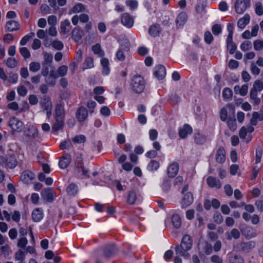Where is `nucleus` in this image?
<instances>
[{"label":"nucleus","instance_id":"1","mask_svg":"<svg viewBox=\"0 0 263 263\" xmlns=\"http://www.w3.org/2000/svg\"><path fill=\"white\" fill-rule=\"evenodd\" d=\"M192 247V242L191 237L188 235L183 236L181 244L175 247L176 254L177 255L183 256L186 258L190 257L189 254L187 252Z\"/></svg>","mask_w":263,"mask_h":263},{"label":"nucleus","instance_id":"2","mask_svg":"<svg viewBox=\"0 0 263 263\" xmlns=\"http://www.w3.org/2000/svg\"><path fill=\"white\" fill-rule=\"evenodd\" d=\"M133 90L136 93H141L145 89V83L143 78L140 75L134 76L131 82Z\"/></svg>","mask_w":263,"mask_h":263},{"label":"nucleus","instance_id":"3","mask_svg":"<svg viewBox=\"0 0 263 263\" xmlns=\"http://www.w3.org/2000/svg\"><path fill=\"white\" fill-rule=\"evenodd\" d=\"M42 108L46 111L48 118H50L52 114V103L49 97L44 96L40 102Z\"/></svg>","mask_w":263,"mask_h":263},{"label":"nucleus","instance_id":"4","mask_svg":"<svg viewBox=\"0 0 263 263\" xmlns=\"http://www.w3.org/2000/svg\"><path fill=\"white\" fill-rule=\"evenodd\" d=\"M129 50V44L128 43H125L124 44H121L118 51L116 52V56L118 60L120 61H123L125 59L126 54Z\"/></svg>","mask_w":263,"mask_h":263},{"label":"nucleus","instance_id":"5","mask_svg":"<svg viewBox=\"0 0 263 263\" xmlns=\"http://www.w3.org/2000/svg\"><path fill=\"white\" fill-rule=\"evenodd\" d=\"M249 7V0H236L235 3V11L239 14L243 13Z\"/></svg>","mask_w":263,"mask_h":263},{"label":"nucleus","instance_id":"6","mask_svg":"<svg viewBox=\"0 0 263 263\" xmlns=\"http://www.w3.org/2000/svg\"><path fill=\"white\" fill-rule=\"evenodd\" d=\"M103 255L106 258L114 256L117 252V249L114 244H107L102 248Z\"/></svg>","mask_w":263,"mask_h":263},{"label":"nucleus","instance_id":"7","mask_svg":"<svg viewBox=\"0 0 263 263\" xmlns=\"http://www.w3.org/2000/svg\"><path fill=\"white\" fill-rule=\"evenodd\" d=\"M9 125L14 131L20 132L24 129V123L16 117L11 118L9 121Z\"/></svg>","mask_w":263,"mask_h":263},{"label":"nucleus","instance_id":"8","mask_svg":"<svg viewBox=\"0 0 263 263\" xmlns=\"http://www.w3.org/2000/svg\"><path fill=\"white\" fill-rule=\"evenodd\" d=\"M75 167L77 173H80V170H82L83 173L82 174L85 176V177H89V171L87 168L84 167L83 165V160L82 157L79 156L77 157L75 162Z\"/></svg>","mask_w":263,"mask_h":263},{"label":"nucleus","instance_id":"9","mask_svg":"<svg viewBox=\"0 0 263 263\" xmlns=\"http://www.w3.org/2000/svg\"><path fill=\"white\" fill-rule=\"evenodd\" d=\"M122 24L127 28H132L134 25L133 17L128 13H124L121 16Z\"/></svg>","mask_w":263,"mask_h":263},{"label":"nucleus","instance_id":"10","mask_svg":"<svg viewBox=\"0 0 263 263\" xmlns=\"http://www.w3.org/2000/svg\"><path fill=\"white\" fill-rule=\"evenodd\" d=\"M35 175L32 172L29 170L24 171L21 176L20 179L24 183L29 184L34 179Z\"/></svg>","mask_w":263,"mask_h":263},{"label":"nucleus","instance_id":"11","mask_svg":"<svg viewBox=\"0 0 263 263\" xmlns=\"http://www.w3.org/2000/svg\"><path fill=\"white\" fill-rule=\"evenodd\" d=\"M154 73L158 80H162L166 76V69L163 65H159L154 68Z\"/></svg>","mask_w":263,"mask_h":263},{"label":"nucleus","instance_id":"12","mask_svg":"<svg viewBox=\"0 0 263 263\" xmlns=\"http://www.w3.org/2000/svg\"><path fill=\"white\" fill-rule=\"evenodd\" d=\"M215 159L218 163H223L226 161V152L223 147H220L216 151L215 154Z\"/></svg>","mask_w":263,"mask_h":263},{"label":"nucleus","instance_id":"13","mask_svg":"<svg viewBox=\"0 0 263 263\" xmlns=\"http://www.w3.org/2000/svg\"><path fill=\"white\" fill-rule=\"evenodd\" d=\"M71 161V156L68 154H65L59 162V167L62 169L66 168L70 163Z\"/></svg>","mask_w":263,"mask_h":263},{"label":"nucleus","instance_id":"14","mask_svg":"<svg viewBox=\"0 0 263 263\" xmlns=\"http://www.w3.org/2000/svg\"><path fill=\"white\" fill-rule=\"evenodd\" d=\"M263 121L262 111H254L252 115V118L250 119V124L252 126H255L257 124L258 121Z\"/></svg>","mask_w":263,"mask_h":263},{"label":"nucleus","instance_id":"15","mask_svg":"<svg viewBox=\"0 0 263 263\" xmlns=\"http://www.w3.org/2000/svg\"><path fill=\"white\" fill-rule=\"evenodd\" d=\"M206 183L210 187L220 189L221 187L220 181L213 176H209L207 178Z\"/></svg>","mask_w":263,"mask_h":263},{"label":"nucleus","instance_id":"16","mask_svg":"<svg viewBox=\"0 0 263 263\" xmlns=\"http://www.w3.org/2000/svg\"><path fill=\"white\" fill-rule=\"evenodd\" d=\"M76 117L79 122H83L86 120L88 117V111L84 107H80L77 111Z\"/></svg>","mask_w":263,"mask_h":263},{"label":"nucleus","instance_id":"17","mask_svg":"<svg viewBox=\"0 0 263 263\" xmlns=\"http://www.w3.org/2000/svg\"><path fill=\"white\" fill-rule=\"evenodd\" d=\"M179 164L177 162L170 164L167 167V174L170 177H174L178 173Z\"/></svg>","mask_w":263,"mask_h":263},{"label":"nucleus","instance_id":"18","mask_svg":"<svg viewBox=\"0 0 263 263\" xmlns=\"http://www.w3.org/2000/svg\"><path fill=\"white\" fill-rule=\"evenodd\" d=\"M41 195L48 202H51L53 200V191L51 188L43 189Z\"/></svg>","mask_w":263,"mask_h":263},{"label":"nucleus","instance_id":"19","mask_svg":"<svg viewBox=\"0 0 263 263\" xmlns=\"http://www.w3.org/2000/svg\"><path fill=\"white\" fill-rule=\"evenodd\" d=\"M187 17L185 12H182L178 14L175 20L177 27L183 26L187 21Z\"/></svg>","mask_w":263,"mask_h":263},{"label":"nucleus","instance_id":"20","mask_svg":"<svg viewBox=\"0 0 263 263\" xmlns=\"http://www.w3.org/2000/svg\"><path fill=\"white\" fill-rule=\"evenodd\" d=\"M25 136L31 138H36L38 137L37 129L34 126H30L25 131Z\"/></svg>","mask_w":263,"mask_h":263},{"label":"nucleus","instance_id":"21","mask_svg":"<svg viewBox=\"0 0 263 263\" xmlns=\"http://www.w3.org/2000/svg\"><path fill=\"white\" fill-rule=\"evenodd\" d=\"M193 197L191 193L187 192L184 195L181 201L182 208H186L191 205L193 202Z\"/></svg>","mask_w":263,"mask_h":263},{"label":"nucleus","instance_id":"22","mask_svg":"<svg viewBox=\"0 0 263 263\" xmlns=\"http://www.w3.org/2000/svg\"><path fill=\"white\" fill-rule=\"evenodd\" d=\"M193 132L192 128L188 124H185L181 128L179 132V135L182 139L187 137L189 134H191Z\"/></svg>","mask_w":263,"mask_h":263},{"label":"nucleus","instance_id":"23","mask_svg":"<svg viewBox=\"0 0 263 263\" xmlns=\"http://www.w3.org/2000/svg\"><path fill=\"white\" fill-rule=\"evenodd\" d=\"M84 35V31L80 28L76 27L72 32V37L74 41L78 42Z\"/></svg>","mask_w":263,"mask_h":263},{"label":"nucleus","instance_id":"24","mask_svg":"<svg viewBox=\"0 0 263 263\" xmlns=\"http://www.w3.org/2000/svg\"><path fill=\"white\" fill-rule=\"evenodd\" d=\"M87 7L82 3H77L73 7L70 9L69 13H78L81 12L86 11Z\"/></svg>","mask_w":263,"mask_h":263},{"label":"nucleus","instance_id":"25","mask_svg":"<svg viewBox=\"0 0 263 263\" xmlns=\"http://www.w3.org/2000/svg\"><path fill=\"white\" fill-rule=\"evenodd\" d=\"M5 28L8 31L13 32L19 29V24L15 21H9L6 22Z\"/></svg>","mask_w":263,"mask_h":263},{"label":"nucleus","instance_id":"26","mask_svg":"<svg viewBox=\"0 0 263 263\" xmlns=\"http://www.w3.org/2000/svg\"><path fill=\"white\" fill-rule=\"evenodd\" d=\"M161 31V28L159 24H154L151 26L148 29L149 34L153 36H158Z\"/></svg>","mask_w":263,"mask_h":263},{"label":"nucleus","instance_id":"27","mask_svg":"<svg viewBox=\"0 0 263 263\" xmlns=\"http://www.w3.org/2000/svg\"><path fill=\"white\" fill-rule=\"evenodd\" d=\"M227 108L232 109L233 111H234V109L233 106L230 104H227L226 107H222L220 111V118L221 121L225 122L228 119V110Z\"/></svg>","mask_w":263,"mask_h":263},{"label":"nucleus","instance_id":"28","mask_svg":"<svg viewBox=\"0 0 263 263\" xmlns=\"http://www.w3.org/2000/svg\"><path fill=\"white\" fill-rule=\"evenodd\" d=\"M43 217V210L40 208L34 210L32 213V218L34 222L40 221Z\"/></svg>","mask_w":263,"mask_h":263},{"label":"nucleus","instance_id":"29","mask_svg":"<svg viewBox=\"0 0 263 263\" xmlns=\"http://www.w3.org/2000/svg\"><path fill=\"white\" fill-rule=\"evenodd\" d=\"M234 90L235 93L239 94L242 96H245L248 91V86L247 85H243L241 87L239 85H236L234 87Z\"/></svg>","mask_w":263,"mask_h":263},{"label":"nucleus","instance_id":"30","mask_svg":"<svg viewBox=\"0 0 263 263\" xmlns=\"http://www.w3.org/2000/svg\"><path fill=\"white\" fill-rule=\"evenodd\" d=\"M227 124L231 131L234 132L236 129L237 123L235 116V111H233V115L229 117Z\"/></svg>","mask_w":263,"mask_h":263},{"label":"nucleus","instance_id":"31","mask_svg":"<svg viewBox=\"0 0 263 263\" xmlns=\"http://www.w3.org/2000/svg\"><path fill=\"white\" fill-rule=\"evenodd\" d=\"M226 43L227 47V49L229 50V53L231 54H233L236 50L237 46L233 41V37H227Z\"/></svg>","mask_w":263,"mask_h":263},{"label":"nucleus","instance_id":"32","mask_svg":"<svg viewBox=\"0 0 263 263\" xmlns=\"http://www.w3.org/2000/svg\"><path fill=\"white\" fill-rule=\"evenodd\" d=\"M247 128H246V126H242L239 130V136L241 139L245 140L246 142L248 143L251 141L252 137L251 135H248L247 137Z\"/></svg>","mask_w":263,"mask_h":263},{"label":"nucleus","instance_id":"33","mask_svg":"<svg viewBox=\"0 0 263 263\" xmlns=\"http://www.w3.org/2000/svg\"><path fill=\"white\" fill-rule=\"evenodd\" d=\"M139 200V197L135 191H130L128 193L127 202L129 204H134L137 200Z\"/></svg>","mask_w":263,"mask_h":263},{"label":"nucleus","instance_id":"34","mask_svg":"<svg viewBox=\"0 0 263 263\" xmlns=\"http://www.w3.org/2000/svg\"><path fill=\"white\" fill-rule=\"evenodd\" d=\"M255 247V242L253 241H250L247 242H242L240 247L242 250L245 252H249Z\"/></svg>","mask_w":263,"mask_h":263},{"label":"nucleus","instance_id":"35","mask_svg":"<svg viewBox=\"0 0 263 263\" xmlns=\"http://www.w3.org/2000/svg\"><path fill=\"white\" fill-rule=\"evenodd\" d=\"M101 64L102 66V72L105 75H108L110 72L109 67V62L107 58H102L101 60Z\"/></svg>","mask_w":263,"mask_h":263},{"label":"nucleus","instance_id":"36","mask_svg":"<svg viewBox=\"0 0 263 263\" xmlns=\"http://www.w3.org/2000/svg\"><path fill=\"white\" fill-rule=\"evenodd\" d=\"M250 16L246 14L243 17L240 18L237 22V26L239 28L243 29L249 24L250 21Z\"/></svg>","mask_w":263,"mask_h":263},{"label":"nucleus","instance_id":"37","mask_svg":"<svg viewBox=\"0 0 263 263\" xmlns=\"http://www.w3.org/2000/svg\"><path fill=\"white\" fill-rule=\"evenodd\" d=\"M240 235L239 231L236 228L233 229L230 232H227L226 233L227 239L229 240H231L232 238L238 239L239 238Z\"/></svg>","mask_w":263,"mask_h":263},{"label":"nucleus","instance_id":"38","mask_svg":"<svg viewBox=\"0 0 263 263\" xmlns=\"http://www.w3.org/2000/svg\"><path fill=\"white\" fill-rule=\"evenodd\" d=\"M56 118L64 119L65 111L63 105L59 104L57 105L55 109Z\"/></svg>","mask_w":263,"mask_h":263},{"label":"nucleus","instance_id":"39","mask_svg":"<svg viewBox=\"0 0 263 263\" xmlns=\"http://www.w3.org/2000/svg\"><path fill=\"white\" fill-rule=\"evenodd\" d=\"M66 191L68 195L74 196L78 193V186L74 183H70L67 186Z\"/></svg>","mask_w":263,"mask_h":263},{"label":"nucleus","instance_id":"40","mask_svg":"<svg viewBox=\"0 0 263 263\" xmlns=\"http://www.w3.org/2000/svg\"><path fill=\"white\" fill-rule=\"evenodd\" d=\"M195 142L199 145L203 144L206 141V138L204 135L197 133L194 134Z\"/></svg>","mask_w":263,"mask_h":263},{"label":"nucleus","instance_id":"41","mask_svg":"<svg viewBox=\"0 0 263 263\" xmlns=\"http://www.w3.org/2000/svg\"><path fill=\"white\" fill-rule=\"evenodd\" d=\"M64 126V119L61 118H56L55 122L52 126L53 132H57L62 129Z\"/></svg>","mask_w":263,"mask_h":263},{"label":"nucleus","instance_id":"42","mask_svg":"<svg viewBox=\"0 0 263 263\" xmlns=\"http://www.w3.org/2000/svg\"><path fill=\"white\" fill-rule=\"evenodd\" d=\"M93 67V59L90 57H88L86 58L83 64V69H90Z\"/></svg>","mask_w":263,"mask_h":263},{"label":"nucleus","instance_id":"43","mask_svg":"<svg viewBox=\"0 0 263 263\" xmlns=\"http://www.w3.org/2000/svg\"><path fill=\"white\" fill-rule=\"evenodd\" d=\"M17 163V160L14 155H11L7 157L6 165L10 168H14L16 166Z\"/></svg>","mask_w":263,"mask_h":263},{"label":"nucleus","instance_id":"44","mask_svg":"<svg viewBox=\"0 0 263 263\" xmlns=\"http://www.w3.org/2000/svg\"><path fill=\"white\" fill-rule=\"evenodd\" d=\"M256 91H261L263 89V80H257L254 84L253 87L251 89Z\"/></svg>","mask_w":263,"mask_h":263},{"label":"nucleus","instance_id":"45","mask_svg":"<svg viewBox=\"0 0 263 263\" xmlns=\"http://www.w3.org/2000/svg\"><path fill=\"white\" fill-rule=\"evenodd\" d=\"M92 50L95 54H97L99 57H102L104 55V52L102 50L99 44L93 45L92 47Z\"/></svg>","mask_w":263,"mask_h":263},{"label":"nucleus","instance_id":"46","mask_svg":"<svg viewBox=\"0 0 263 263\" xmlns=\"http://www.w3.org/2000/svg\"><path fill=\"white\" fill-rule=\"evenodd\" d=\"M244 234L249 238H254L257 235V231L252 228H247L244 231Z\"/></svg>","mask_w":263,"mask_h":263},{"label":"nucleus","instance_id":"47","mask_svg":"<svg viewBox=\"0 0 263 263\" xmlns=\"http://www.w3.org/2000/svg\"><path fill=\"white\" fill-rule=\"evenodd\" d=\"M159 167V163L156 160H152L148 164L147 169L149 171H155L157 170Z\"/></svg>","mask_w":263,"mask_h":263},{"label":"nucleus","instance_id":"48","mask_svg":"<svg viewBox=\"0 0 263 263\" xmlns=\"http://www.w3.org/2000/svg\"><path fill=\"white\" fill-rule=\"evenodd\" d=\"M172 222L176 228H179L181 224V221L180 216L177 214H174L172 217Z\"/></svg>","mask_w":263,"mask_h":263},{"label":"nucleus","instance_id":"49","mask_svg":"<svg viewBox=\"0 0 263 263\" xmlns=\"http://www.w3.org/2000/svg\"><path fill=\"white\" fill-rule=\"evenodd\" d=\"M70 25V22L68 20H65L61 22L60 29L62 33L64 34L68 32L67 30V27Z\"/></svg>","mask_w":263,"mask_h":263},{"label":"nucleus","instance_id":"50","mask_svg":"<svg viewBox=\"0 0 263 263\" xmlns=\"http://www.w3.org/2000/svg\"><path fill=\"white\" fill-rule=\"evenodd\" d=\"M230 263H244L242 258L237 255H232L229 257Z\"/></svg>","mask_w":263,"mask_h":263},{"label":"nucleus","instance_id":"51","mask_svg":"<svg viewBox=\"0 0 263 263\" xmlns=\"http://www.w3.org/2000/svg\"><path fill=\"white\" fill-rule=\"evenodd\" d=\"M43 54L44 56V62L43 64L51 65L53 59L52 54L47 52H44Z\"/></svg>","mask_w":263,"mask_h":263},{"label":"nucleus","instance_id":"52","mask_svg":"<svg viewBox=\"0 0 263 263\" xmlns=\"http://www.w3.org/2000/svg\"><path fill=\"white\" fill-rule=\"evenodd\" d=\"M14 258L16 260L18 261H24L26 258L25 252L22 250H19L15 254Z\"/></svg>","mask_w":263,"mask_h":263},{"label":"nucleus","instance_id":"53","mask_svg":"<svg viewBox=\"0 0 263 263\" xmlns=\"http://www.w3.org/2000/svg\"><path fill=\"white\" fill-rule=\"evenodd\" d=\"M41 68V64L39 62H32L29 64V70L32 72L38 71Z\"/></svg>","mask_w":263,"mask_h":263},{"label":"nucleus","instance_id":"54","mask_svg":"<svg viewBox=\"0 0 263 263\" xmlns=\"http://www.w3.org/2000/svg\"><path fill=\"white\" fill-rule=\"evenodd\" d=\"M35 34L34 33L31 32L27 35H25L20 41V45L22 46L25 45L34 36Z\"/></svg>","mask_w":263,"mask_h":263},{"label":"nucleus","instance_id":"55","mask_svg":"<svg viewBox=\"0 0 263 263\" xmlns=\"http://www.w3.org/2000/svg\"><path fill=\"white\" fill-rule=\"evenodd\" d=\"M19 51L24 59H27L31 56L30 51L26 47H21L20 48Z\"/></svg>","mask_w":263,"mask_h":263},{"label":"nucleus","instance_id":"56","mask_svg":"<svg viewBox=\"0 0 263 263\" xmlns=\"http://www.w3.org/2000/svg\"><path fill=\"white\" fill-rule=\"evenodd\" d=\"M252 48V44L249 41H245L241 43L240 45V49L243 51H247Z\"/></svg>","mask_w":263,"mask_h":263},{"label":"nucleus","instance_id":"57","mask_svg":"<svg viewBox=\"0 0 263 263\" xmlns=\"http://www.w3.org/2000/svg\"><path fill=\"white\" fill-rule=\"evenodd\" d=\"M72 147V143L70 140H65L62 141L60 145L61 149H68Z\"/></svg>","mask_w":263,"mask_h":263},{"label":"nucleus","instance_id":"58","mask_svg":"<svg viewBox=\"0 0 263 263\" xmlns=\"http://www.w3.org/2000/svg\"><path fill=\"white\" fill-rule=\"evenodd\" d=\"M125 4L132 10L137 9L138 5V3L136 0H127L125 2Z\"/></svg>","mask_w":263,"mask_h":263},{"label":"nucleus","instance_id":"59","mask_svg":"<svg viewBox=\"0 0 263 263\" xmlns=\"http://www.w3.org/2000/svg\"><path fill=\"white\" fill-rule=\"evenodd\" d=\"M254 48L256 51H260L263 49V40H256L253 43Z\"/></svg>","mask_w":263,"mask_h":263},{"label":"nucleus","instance_id":"60","mask_svg":"<svg viewBox=\"0 0 263 263\" xmlns=\"http://www.w3.org/2000/svg\"><path fill=\"white\" fill-rule=\"evenodd\" d=\"M233 92L231 89L229 88H225L222 91V97L225 99H229L232 97Z\"/></svg>","mask_w":263,"mask_h":263},{"label":"nucleus","instance_id":"61","mask_svg":"<svg viewBox=\"0 0 263 263\" xmlns=\"http://www.w3.org/2000/svg\"><path fill=\"white\" fill-rule=\"evenodd\" d=\"M6 64L9 68H13L16 67L17 61L15 58H9L7 60Z\"/></svg>","mask_w":263,"mask_h":263},{"label":"nucleus","instance_id":"62","mask_svg":"<svg viewBox=\"0 0 263 263\" xmlns=\"http://www.w3.org/2000/svg\"><path fill=\"white\" fill-rule=\"evenodd\" d=\"M68 67L65 65H62L60 66L58 69V75L60 77L65 76L67 72Z\"/></svg>","mask_w":263,"mask_h":263},{"label":"nucleus","instance_id":"63","mask_svg":"<svg viewBox=\"0 0 263 263\" xmlns=\"http://www.w3.org/2000/svg\"><path fill=\"white\" fill-rule=\"evenodd\" d=\"M85 137L83 135H77L72 139V141L77 143H84L85 141Z\"/></svg>","mask_w":263,"mask_h":263},{"label":"nucleus","instance_id":"64","mask_svg":"<svg viewBox=\"0 0 263 263\" xmlns=\"http://www.w3.org/2000/svg\"><path fill=\"white\" fill-rule=\"evenodd\" d=\"M255 13L259 16L263 14V6L260 2H258L255 4Z\"/></svg>","mask_w":263,"mask_h":263}]
</instances>
